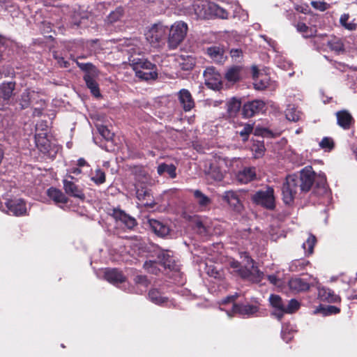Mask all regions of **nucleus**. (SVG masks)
<instances>
[{
  "label": "nucleus",
  "instance_id": "30",
  "mask_svg": "<svg viewBox=\"0 0 357 357\" xmlns=\"http://www.w3.org/2000/svg\"><path fill=\"white\" fill-rule=\"evenodd\" d=\"M93 77L91 75H84L83 79L87 88L90 89L91 94L98 98L101 96L99 85Z\"/></svg>",
  "mask_w": 357,
  "mask_h": 357
},
{
  "label": "nucleus",
  "instance_id": "16",
  "mask_svg": "<svg viewBox=\"0 0 357 357\" xmlns=\"http://www.w3.org/2000/svg\"><path fill=\"white\" fill-rule=\"evenodd\" d=\"M63 190L68 195L75 198H78L81 200H84L85 199V195L83 190L73 181L65 178L63 180Z\"/></svg>",
  "mask_w": 357,
  "mask_h": 357
},
{
  "label": "nucleus",
  "instance_id": "51",
  "mask_svg": "<svg viewBox=\"0 0 357 357\" xmlns=\"http://www.w3.org/2000/svg\"><path fill=\"white\" fill-rule=\"evenodd\" d=\"M98 132L106 140L109 141L112 139L114 134L105 126L100 125L98 126Z\"/></svg>",
  "mask_w": 357,
  "mask_h": 357
},
{
  "label": "nucleus",
  "instance_id": "62",
  "mask_svg": "<svg viewBox=\"0 0 357 357\" xmlns=\"http://www.w3.org/2000/svg\"><path fill=\"white\" fill-rule=\"evenodd\" d=\"M238 297V294H236L235 295L227 296L225 300L224 301V303H228L230 302H234L236 298Z\"/></svg>",
  "mask_w": 357,
  "mask_h": 357
},
{
  "label": "nucleus",
  "instance_id": "63",
  "mask_svg": "<svg viewBox=\"0 0 357 357\" xmlns=\"http://www.w3.org/2000/svg\"><path fill=\"white\" fill-rule=\"evenodd\" d=\"M77 165L79 167H84L85 165H89L84 158H80L77 160Z\"/></svg>",
  "mask_w": 357,
  "mask_h": 357
},
{
  "label": "nucleus",
  "instance_id": "53",
  "mask_svg": "<svg viewBox=\"0 0 357 357\" xmlns=\"http://www.w3.org/2000/svg\"><path fill=\"white\" fill-rule=\"evenodd\" d=\"M240 257L245 262V265L255 266V260L251 257L249 252H240Z\"/></svg>",
  "mask_w": 357,
  "mask_h": 357
},
{
  "label": "nucleus",
  "instance_id": "15",
  "mask_svg": "<svg viewBox=\"0 0 357 357\" xmlns=\"http://www.w3.org/2000/svg\"><path fill=\"white\" fill-rule=\"evenodd\" d=\"M136 197L137 199L145 206L153 208L156 204L151 192V190L146 186H139L137 188Z\"/></svg>",
  "mask_w": 357,
  "mask_h": 357
},
{
  "label": "nucleus",
  "instance_id": "35",
  "mask_svg": "<svg viewBox=\"0 0 357 357\" xmlns=\"http://www.w3.org/2000/svg\"><path fill=\"white\" fill-rule=\"evenodd\" d=\"M210 14L222 19H227L228 17L227 11L215 3H208L206 5Z\"/></svg>",
  "mask_w": 357,
  "mask_h": 357
},
{
  "label": "nucleus",
  "instance_id": "22",
  "mask_svg": "<svg viewBox=\"0 0 357 357\" xmlns=\"http://www.w3.org/2000/svg\"><path fill=\"white\" fill-rule=\"evenodd\" d=\"M206 53L210 58L217 63H223L227 59V56H225V49L223 46L214 45L209 47L206 50Z\"/></svg>",
  "mask_w": 357,
  "mask_h": 357
},
{
  "label": "nucleus",
  "instance_id": "47",
  "mask_svg": "<svg viewBox=\"0 0 357 357\" xmlns=\"http://www.w3.org/2000/svg\"><path fill=\"white\" fill-rule=\"evenodd\" d=\"M300 303L292 298L288 301V303H285L284 314H293L296 312L300 308Z\"/></svg>",
  "mask_w": 357,
  "mask_h": 357
},
{
  "label": "nucleus",
  "instance_id": "39",
  "mask_svg": "<svg viewBox=\"0 0 357 357\" xmlns=\"http://www.w3.org/2000/svg\"><path fill=\"white\" fill-rule=\"evenodd\" d=\"M160 261H146L143 265V268L149 273L158 275L160 271Z\"/></svg>",
  "mask_w": 357,
  "mask_h": 357
},
{
  "label": "nucleus",
  "instance_id": "45",
  "mask_svg": "<svg viewBox=\"0 0 357 357\" xmlns=\"http://www.w3.org/2000/svg\"><path fill=\"white\" fill-rule=\"evenodd\" d=\"M208 174L211 176L215 181H222L224 178L223 173L219 167L216 165H211L208 172Z\"/></svg>",
  "mask_w": 357,
  "mask_h": 357
},
{
  "label": "nucleus",
  "instance_id": "41",
  "mask_svg": "<svg viewBox=\"0 0 357 357\" xmlns=\"http://www.w3.org/2000/svg\"><path fill=\"white\" fill-rule=\"evenodd\" d=\"M317 243V238L313 234H310L307 240L303 243V248L307 255H310L314 252V247Z\"/></svg>",
  "mask_w": 357,
  "mask_h": 357
},
{
  "label": "nucleus",
  "instance_id": "57",
  "mask_svg": "<svg viewBox=\"0 0 357 357\" xmlns=\"http://www.w3.org/2000/svg\"><path fill=\"white\" fill-rule=\"evenodd\" d=\"M310 264L308 261H304V260H296L294 264H292L291 268L293 266H295L296 268V271H303L305 269V266H307ZM293 271V269L291 268Z\"/></svg>",
  "mask_w": 357,
  "mask_h": 357
},
{
  "label": "nucleus",
  "instance_id": "33",
  "mask_svg": "<svg viewBox=\"0 0 357 357\" xmlns=\"http://www.w3.org/2000/svg\"><path fill=\"white\" fill-rule=\"evenodd\" d=\"M179 66L183 70H191L195 66V57L190 55H181L178 59Z\"/></svg>",
  "mask_w": 357,
  "mask_h": 357
},
{
  "label": "nucleus",
  "instance_id": "44",
  "mask_svg": "<svg viewBox=\"0 0 357 357\" xmlns=\"http://www.w3.org/2000/svg\"><path fill=\"white\" fill-rule=\"evenodd\" d=\"M287 120L296 122L300 119V112L294 107L289 106L285 111Z\"/></svg>",
  "mask_w": 357,
  "mask_h": 357
},
{
  "label": "nucleus",
  "instance_id": "55",
  "mask_svg": "<svg viewBox=\"0 0 357 357\" xmlns=\"http://www.w3.org/2000/svg\"><path fill=\"white\" fill-rule=\"evenodd\" d=\"M311 5L314 8L317 9L320 11H325L328 8V3L324 1H313L311 2Z\"/></svg>",
  "mask_w": 357,
  "mask_h": 357
},
{
  "label": "nucleus",
  "instance_id": "5",
  "mask_svg": "<svg viewBox=\"0 0 357 357\" xmlns=\"http://www.w3.org/2000/svg\"><path fill=\"white\" fill-rule=\"evenodd\" d=\"M252 202L266 209L273 210L275 207L274 190L268 186L266 190H258L252 197Z\"/></svg>",
  "mask_w": 357,
  "mask_h": 357
},
{
  "label": "nucleus",
  "instance_id": "29",
  "mask_svg": "<svg viewBox=\"0 0 357 357\" xmlns=\"http://www.w3.org/2000/svg\"><path fill=\"white\" fill-rule=\"evenodd\" d=\"M243 68L240 66H232L225 73V77L229 82H237L241 79Z\"/></svg>",
  "mask_w": 357,
  "mask_h": 357
},
{
  "label": "nucleus",
  "instance_id": "7",
  "mask_svg": "<svg viewBox=\"0 0 357 357\" xmlns=\"http://www.w3.org/2000/svg\"><path fill=\"white\" fill-rule=\"evenodd\" d=\"M266 104L261 100H255L245 102L241 109L243 118H250L265 110Z\"/></svg>",
  "mask_w": 357,
  "mask_h": 357
},
{
  "label": "nucleus",
  "instance_id": "2",
  "mask_svg": "<svg viewBox=\"0 0 357 357\" xmlns=\"http://www.w3.org/2000/svg\"><path fill=\"white\" fill-rule=\"evenodd\" d=\"M129 62L135 73V76L141 80H154L158 78V69L155 64L143 56H130Z\"/></svg>",
  "mask_w": 357,
  "mask_h": 357
},
{
  "label": "nucleus",
  "instance_id": "10",
  "mask_svg": "<svg viewBox=\"0 0 357 357\" xmlns=\"http://www.w3.org/2000/svg\"><path fill=\"white\" fill-rule=\"evenodd\" d=\"M111 215L116 220V221L120 222L129 230L133 229L137 225L135 218L131 217L120 208H113Z\"/></svg>",
  "mask_w": 357,
  "mask_h": 357
},
{
  "label": "nucleus",
  "instance_id": "58",
  "mask_svg": "<svg viewBox=\"0 0 357 357\" xmlns=\"http://www.w3.org/2000/svg\"><path fill=\"white\" fill-rule=\"evenodd\" d=\"M230 56L233 59H238L243 56V51L241 49H231L230 50Z\"/></svg>",
  "mask_w": 357,
  "mask_h": 357
},
{
  "label": "nucleus",
  "instance_id": "50",
  "mask_svg": "<svg viewBox=\"0 0 357 357\" xmlns=\"http://www.w3.org/2000/svg\"><path fill=\"white\" fill-rule=\"evenodd\" d=\"M253 131V125L246 123L244 125L243 128L238 132L240 136L242 137L243 142H246L248 139L250 135Z\"/></svg>",
  "mask_w": 357,
  "mask_h": 357
},
{
  "label": "nucleus",
  "instance_id": "9",
  "mask_svg": "<svg viewBox=\"0 0 357 357\" xmlns=\"http://www.w3.org/2000/svg\"><path fill=\"white\" fill-rule=\"evenodd\" d=\"M337 125L344 130H350L356 121L351 113L347 109H341L335 113Z\"/></svg>",
  "mask_w": 357,
  "mask_h": 357
},
{
  "label": "nucleus",
  "instance_id": "26",
  "mask_svg": "<svg viewBox=\"0 0 357 357\" xmlns=\"http://www.w3.org/2000/svg\"><path fill=\"white\" fill-rule=\"evenodd\" d=\"M318 296L319 298L328 303H337L340 301V298L334 291L328 288L319 289Z\"/></svg>",
  "mask_w": 357,
  "mask_h": 357
},
{
  "label": "nucleus",
  "instance_id": "17",
  "mask_svg": "<svg viewBox=\"0 0 357 357\" xmlns=\"http://www.w3.org/2000/svg\"><path fill=\"white\" fill-rule=\"evenodd\" d=\"M15 89V83L13 82H3L0 85V105L9 104Z\"/></svg>",
  "mask_w": 357,
  "mask_h": 357
},
{
  "label": "nucleus",
  "instance_id": "42",
  "mask_svg": "<svg viewBox=\"0 0 357 357\" xmlns=\"http://www.w3.org/2000/svg\"><path fill=\"white\" fill-rule=\"evenodd\" d=\"M91 180L97 185L103 184L106 181L105 172L100 168L95 170V174L91 177Z\"/></svg>",
  "mask_w": 357,
  "mask_h": 357
},
{
  "label": "nucleus",
  "instance_id": "14",
  "mask_svg": "<svg viewBox=\"0 0 357 357\" xmlns=\"http://www.w3.org/2000/svg\"><path fill=\"white\" fill-rule=\"evenodd\" d=\"M104 278L111 284H118L125 282L126 277L116 268H107L104 271Z\"/></svg>",
  "mask_w": 357,
  "mask_h": 357
},
{
  "label": "nucleus",
  "instance_id": "21",
  "mask_svg": "<svg viewBox=\"0 0 357 357\" xmlns=\"http://www.w3.org/2000/svg\"><path fill=\"white\" fill-rule=\"evenodd\" d=\"M158 258L160 259V266L173 271H179V265L168 252H162L158 255Z\"/></svg>",
  "mask_w": 357,
  "mask_h": 357
},
{
  "label": "nucleus",
  "instance_id": "32",
  "mask_svg": "<svg viewBox=\"0 0 357 357\" xmlns=\"http://www.w3.org/2000/svg\"><path fill=\"white\" fill-rule=\"evenodd\" d=\"M241 102L236 98H231L227 103V113L229 117L234 118L240 112Z\"/></svg>",
  "mask_w": 357,
  "mask_h": 357
},
{
  "label": "nucleus",
  "instance_id": "43",
  "mask_svg": "<svg viewBox=\"0 0 357 357\" xmlns=\"http://www.w3.org/2000/svg\"><path fill=\"white\" fill-rule=\"evenodd\" d=\"M297 31L301 33L305 38L312 37L314 34L313 29L303 22H298L296 24Z\"/></svg>",
  "mask_w": 357,
  "mask_h": 357
},
{
  "label": "nucleus",
  "instance_id": "18",
  "mask_svg": "<svg viewBox=\"0 0 357 357\" xmlns=\"http://www.w3.org/2000/svg\"><path fill=\"white\" fill-rule=\"evenodd\" d=\"M269 301L271 306L275 309L273 314L280 321L284 314L285 303L279 295L276 294H271Z\"/></svg>",
  "mask_w": 357,
  "mask_h": 357
},
{
  "label": "nucleus",
  "instance_id": "20",
  "mask_svg": "<svg viewBox=\"0 0 357 357\" xmlns=\"http://www.w3.org/2000/svg\"><path fill=\"white\" fill-rule=\"evenodd\" d=\"M256 168L254 167H244L236 174V180L242 184L248 183L256 178Z\"/></svg>",
  "mask_w": 357,
  "mask_h": 357
},
{
  "label": "nucleus",
  "instance_id": "52",
  "mask_svg": "<svg viewBox=\"0 0 357 357\" xmlns=\"http://www.w3.org/2000/svg\"><path fill=\"white\" fill-rule=\"evenodd\" d=\"M133 281L136 285H140L144 287H147L150 284L147 276L144 275H137L134 278Z\"/></svg>",
  "mask_w": 357,
  "mask_h": 357
},
{
  "label": "nucleus",
  "instance_id": "24",
  "mask_svg": "<svg viewBox=\"0 0 357 357\" xmlns=\"http://www.w3.org/2000/svg\"><path fill=\"white\" fill-rule=\"evenodd\" d=\"M47 197L54 202L55 204H66L68 202V197L60 190L54 187L47 189L46 192Z\"/></svg>",
  "mask_w": 357,
  "mask_h": 357
},
{
  "label": "nucleus",
  "instance_id": "54",
  "mask_svg": "<svg viewBox=\"0 0 357 357\" xmlns=\"http://www.w3.org/2000/svg\"><path fill=\"white\" fill-rule=\"evenodd\" d=\"M123 15L122 10L117 9L114 12H112L108 16V20L110 22H114L119 20Z\"/></svg>",
  "mask_w": 357,
  "mask_h": 357
},
{
  "label": "nucleus",
  "instance_id": "48",
  "mask_svg": "<svg viewBox=\"0 0 357 357\" xmlns=\"http://www.w3.org/2000/svg\"><path fill=\"white\" fill-rule=\"evenodd\" d=\"M319 146L325 150L331 151L335 147V142L332 137H324L319 142Z\"/></svg>",
  "mask_w": 357,
  "mask_h": 357
},
{
  "label": "nucleus",
  "instance_id": "38",
  "mask_svg": "<svg viewBox=\"0 0 357 357\" xmlns=\"http://www.w3.org/2000/svg\"><path fill=\"white\" fill-rule=\"evenodd\" d=\"M328 47L335 52L340 53V52H344V43L342 40L337 37H333L331 40H329L327 43Z\"/></svg>",
  "mask_w": 357,
  "mask_h": 357
},
{
  "label": "nucleus",
  "instance_id": "27",
  "mask_svg": "<svg viewBox=\"0 0 357 357\" xmlns=\"http://www.w3.org/2000/svg\"><path fill=\"white\" fill-rule=\"evenodd\" d=\"M148 297L153 303L158 305H164L168 302V298L164 296L162 293L155 288L149 290Z\"/></svg>",
  "mask_w": 357,
  "mask_h": 357
},
{
  "label": "nucleus",
  "instance_id": "31",
  "mask_svg": "<svg viewBox=\"0 0 357 357\" xmlns=\"http://www.w3.org/2000/svg\"><path fill=\"white\" fill-rule=\"evenodd\" d=\"M350 15L349 13H343L340 17V24L346 30L354 31L357 29V22L356 19L349 21Z\"/></svg>",
  "mask_w": 357,
  "mask_h": 357
},
{
  "label": "nucleus",
  "instance_id": "19",
  "mask_svg": "<svg viewBox=\"0 0 357 357\" xmlns=\"http://www.w3.org/2000/svg\"><path fill=\"white\" fill-rule=\"evenodd\" d=\"M289 287L293 293L307 291L311 285L305 279L301 278H292L288 282Z\"/></svg>",
  "mask_w": 357,
  "mask_h": 357
},
{
  "label": "nucleus",
  "instance_id": "59",
  "mask_svg": "<svg viewBox=\"0 0 357 357\" xmlns=\"http://www.w3.org/2000/svg\"><path fill=\"white\" fill-rule=\"evenodd\" d=\"M254 86L257 90H264L267 87V83L262 81L255 82Z\"/></svg>",
  "mask_w": 357,
  "mask_h": 357
},
{
  "label": "nucleus",
  "instance_id": "11",
  "mask_svg": "<svg viewBox=\"0 0 357 357\" xmlns=\"http://www.w3.org/2000/svg\"><path fill=\"white\" fill-rule=\"evenodd\" d=\"M222 199L228 204L234 211L240 213L243 211V205L237 192L234 190L225 191L222 195Z\"/></svg>",
  "mask_w": 357,
  "mask_h": 357
},
{
  "label": "nucleus",
  "instance_id": "12",
  "mask_svg": "<svg viewBox=\"0 0 357 357\" xmlns=\"http://www.w3.org/2000/svg\"><path fill=\"white\" fill-rule=\"evenodd\" d=\"M205 84L210 89H219L222 86L220 73L215 72L214 68H207L204 71Z\"/></svg>",
  "mask_w": 357,
  "mask_h": 357
},
{
  "label": "nucleus",
  "instance_id": "46",
  "mask_svg": "<svg viewBox=\"0 0 357 357\" xmlns=\"http://www.w3.org/2000/svg\"><path fill=\"white\" fill-rule=\"evenodd\" d=\"M266 149L263 141H257L254 142L252 146V151L255 153V158L261 157L265 151Z\"/></svg>",
  "mask_w": 357,
  "mask_h": 357
},
{
  "label": "nucleus",
  "instance_id": "3",
  "mask_svg": "<svg viewBox=\"0 0 357 357\" xmlns=\"http://www.w3.org/2000/svg\"><path fill=\"white\" fill-rule=\"evenodd\" d=\"M167 45L170 50L176 49L184 40L188 31V26L183 21L175 22L169 29H167Z\"/></svg>",
  "mask_w": 357,
  "mask_h": 357
},
{
  "label": "nucleus",
  "instance_id": "37",
  "mask_svg": "<svg viewBox=\"0 0 357 357\" xmlns=\"http://www.w3.org/2000/svg\"><path fill=\"white\" fill-rule=\"evenodd\" d=\"M194 197L199 207L202 209L207 207L211 203V199L203 194L199 190H196L194 191Z\"/></svg>",
  "mask_w": 357,
  "mask_h": 357
},
{
  "label": "nucleus",
  "instance_id": "60",
  "mask_svg": "<svg viewBox=\"0 0 357 357\" xmlns=\"http://www.w3.org/2000/svg\"><path fill=\"white\" fill-rule=\"evenodd\" d=\"M229 266L234 269V272L235 273V270L239 269L242 265L238 261L233 259L229 262Z\"/></svg>",
  "mask_w": 357,
  "mask_h": 357
},
{
  "label": "nucleus",
  "instance_id": "28",
  "mask_svg": "<svg viewBox=\"0 0 357 357\" xmlns=\"http://www.w3.org/2000/svg\"><path fill=\"white\" fill-rule=\"evenodd\" d=\"M70 59L75 61L79 69L85 73V75H91V76H98L99 71L96 66L92 63H81L75 59L73 55H70Z\"/></svg>",
  "mask_w": 357,
  "mask_h": 357
},
{
  "label": "nucleus",
  "instance_id": "25",
  "mask_svg": "<svg viewBox=\"0 0 357 357\" xmlns=\"http://www.w3.org/2000/svg\"><path fill=\"white\" fill-rule=\"evenodd\" d=\"M178 100L184 111H190L195 107L192 96L188 89H183L178 92Z\"/></svg>",
  "mask_w": 357,
  "mask_h": 357
},
{
  "label": "nucleus",
  "instance_id": "49",
  "mask_svg": "<svg viewBox=\"0 0 357 357\" xmlns=\"http://www.w3.org/2000/svg\"><path fill=\"white\" fill-rule=\"evenodd\" d=\"M20 104L22 109H26L29 107L31 104V95L28 90H26L22 93Z\"/></svg>",
  "mask_w": 357,
  "mask_h": 357
},
{
  "label": "nucleus",
  "instance_id": "4",
  "mask_svg": "<svg viewBox=\"0 0 357 357\" xmlns=\"http://www.w3.org/2000/svg\"><path fill=\"white\" fill-rule=\"evenodd\" d=\"M299 186L297 181V176L295 174L288 175L282 186V200L287 205H291L297 195Z\"/></svg>",
  "mask_w": 357,
  "mask_h": 357
},
{
  "label": "nucleus",
  "instance_id": "56",
  "mask_svg": "<svg viewBox=\"0 0 357 357\" xmlns=\"http://www.w3.org/2000/svg\"><path fill=\"white\" fill-rule=\"evenodd\" d=\"M54 58L56 60L57 63L61 68H68L70 66V63L65 60L63 56H59L56 54H54Z\"/></svg>",
  "mask_w": 357,
  "mask_h": 357
},
{
  "label": "nucleus",
  "instance_id": "6",
  "mask_svg": "<svg viewBox=\"0 0 357 357\" xmlns=\"http://www.w3.org/2000/svg\"><path fill=\"white\" fill-rule=\"evenodd\" d=\"M235 273L243 280L254 283H258L264 278V273L257 266H242L239 269L235 270Z\"/></svg>",
  "mask_w": 357,
  "mask_h": 357
},
{
  "label": "nucleus",
  "instance_id": "64",
  "mask_svg": "<svg viewBox=\"0 0 357 357\" xmlns=\"http://www.w3.org/2000/svg\"><path fill=\"white\" fill-rule=\"evenodd\" d=\"M252 77L254 79L258 77L259 73V69L257 68V66L252 67Z\"/></svg>",
  "mask_w": 357,
  "mask_h": 357
},
{
  "label": "nucleus",
  "instance_id": "23",
  "mask_svg": "<svg viewBox=\"0 0 357 357\" xmlns=\"http://www.w3.org/2000/svg\"><path fill=\"white\" fill-rule=\"evenodd\" d=\"M149 224L151 230L158 236L165 237L169 234L170 229L169 226L158 220L150 219Z\"/></svg>",
  "mask_w": 357,
  "mask_h": 357
},
{
  "label": "nucleus",
  "instance_id": "1",
  "mask_svg": "<svg viewBox=\"0 0 357 357\" xmlns=\"http://www.w3.org/2000/svg\"><path fill=\"white\" fill-rule=\"evenodd\" d=\"M299 190L301 192H307L310 190L314 183L315 187L312 193L317 196H324L328 193V185L325 176L316 177V174L311 166L304 167L297 176Z\"/></svg>",
  "mask_w": 357,
  "mask_h": 357
},
{
  "label": "nucleus",
  "instance_id": "34",
  "mask_svg": "<svg viewBox=\"0 0 357 357\" xmlns=\"http://www.w3.org/2000/svg\"><path fill=\"white\" fill-rule=\"evenodd\" d=\"M157 172L160 176L167 173L171 178L176 177V167L173 164L161 163L157 167Z\"/></svg>",
  "mask_w": 357,
  "mask_h": 357
},
{
  "label": "nucleus",
  "instance_id": "61",
  "mask_svg": "<svg viewBox=\"0 0 357 357\" xmlns=\"http://www.w3.org/2000/svg\"><path fill=\"white\" fill-rule=\"evenodd\" d=\"M267 279L273 285H277L278 284L279 279L275 275H267Z\"/></svg>",
  "mask_w": 357,
  "mask_h": 357
},
{
  "label": "nucleus",
  "instance_id": "36",
  "mask_svg": "<svg viewBox=\"0 0 357 357\" xmlns=\"http://www.w3.org/2000/svg\"><path fill=\"white\" fill-rule=\"evenodd\" d=\"M236 311L238 312L243 314H254L256 313L259 308L257 306L255 305H241V304H234V305Z\"/></svg>",
  "mask_w": 357,
  "mask_h": 357
},
{
  "label": "nucleus",
  "instance_id": "13",
  "mask_svg": "<svg viewBox=\"0 0 357 357\" xmlns=\"http://www.w3.org/2000/svg\"><path fill=\"white\" fill-rule=\"evenodd\" d=\"M167 27L161 24L154 25L146 34V38L152 44L160 43L166 38Z\"/></svg>",
  "mask_w": 357,
  "mask_h": 357
},
{
  "label": "nucleus",
  "instance_id": "40",
  "mask_svg": "<svg viewBox=\"0 0 357 357\" xmlns=\"http://www.w3.org/2000/svg\"><path fill=\"white\" fill-rule=\"evenodd\" d=\"M340 312V309L333 305L324 306L322 305H320L319 307L316 310V312L321 313L324 316L336 314H338Z\"/></svg>",
  "mask_w": 357,
  "mask_h": 357
},
{
  "label": "nucleus",
  "instance_id": "8",
  "mask_svg": "<svg viewBox=\"0 0 357 357\" xmlns=\"http://www.w3.org/2000/svg\"><path fill=\"white\" fill-rule=\"evenodd\" d=\"M5 205L9 215L22 216L26 213V203L22 199H7Z\"/></svg>",
  "mask_w": 357,
  "mask_h": 357
}]
</instances>
